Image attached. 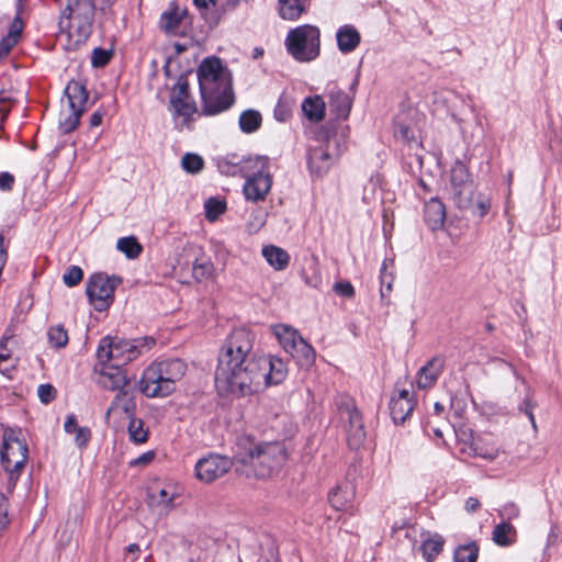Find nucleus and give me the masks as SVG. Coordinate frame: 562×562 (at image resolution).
I'll use <instances>...</instances> for the list:
<instances>
[{"instance_id": "obj_41", "label": "nucleus", "mask_w": 562, "mask_h": 562, "mask_svg": "<svg viewBox=\"0 0 562 562\" xmlns=\"http://www.w3.org/2000/svg\"><path fill=\"white\" fill-rule=\"evenodd\" d=\"M130 439L135 443H144L148 440V429L144 428V422L135 416L128 423Z\"/></svg>"}, {"instance_id": "obj_40", "label": "nucleus", "mask_w": 562, "mask_h": 562, "mask_svg": "<svg viewBox=\"0 0 562 562\" xmlns=\"http://www.w3.org/2000/svg\"><path fill=\"white\" fill-rule=\"evenodd\" d=\"M20 430L5 428L2 436V448L9 447L15 449L19 453L25 451L26 441L19 437Z\"/></svg>"}, {"instance_id": "obj_55", "label": "nucleus", "mask_w": 562, "mask_h": 562, "mask_svg": "<svg viewBox=\"0 0 562 562\" xmlns=\"http://www.w3.org/2000/svg\"><path fill=\"white\" fill-rule=\"evenodd\" d=\"M18 44V40L13 36L5 35L0 41V58L5 57L9 55L11 49Z\"/></svg>"}, {"instance_id": "obj_1", "label": "nucleus", "mask_w": 562, "mask_h": 562, "mask_svg": "<svg viewBox=\"0 0 562 562\" xmlns=\"http://www.w3.org/2000/svg\"><path fill=\"white\" fill-rule=\"evenodd\" d=\"M286 366L279 358L254 350V335L238 328L227 337L218 355L215 385L220 392L240 396L260 387L279 384L286 376Z\"/></svg>"}, {"instance_id": "obj_12", "label": "nucleus", "mask_w": 562, "mask_h": 562, "mask_svg": "<svg viewBox=\"0 0 562 562\" xmlns=\"http://www.w3.org/2000/svg\"><path fill=\"white\" fill-rule=\"evenodd\" d=\"M232 467L233 462L228 457L210 454L196 462L195 475L200 481L211 483L226 474Z\"/></svg>"}, {"instance_id": "obj_33", "label": "nucleus", "mask_w": 562, "mask_h": 562, "mask_svg": "<svg viewBox=\"0 0 562 562\" xmlns=\"http://www.w3.org/2000/svg\"><path fill=\"white\" fill-rule=\"evenodd\" d=\"M274 334L280 345L288 353L290 352L291 349H293L296 342H299V340L303 338L296 329L285 325L276 326Z\"/></svg>"}, {"instance_id": "obj_30", "label": "nucleus", "mask_w": 562, "mask_h": 562, "mask_svg": "<svg viewBox=\"0 0 562 562\" xmlns=\"http://www.w3.org/2000/svg\"><path fill=\"white\" fill-rule=\"evenodd\" d=\"M326 104L321 95L307 97L302 102L304 115L312 122H319L325 116Z\"/></svg>"}, {"instance_id": "obj_56", "label": "nucleus", "mask_w": 562, "mask_h": 562, "mask_svg": "<svg viewBox=\"0 0 562 562\" xmlns=\"http://www.w3.org/2000/svg\"><path fill=\"white\" fill-rule=\"evenodd\" d=\"M23 30V21L20 16V11H18V14L13 19L12 23L10 24L8 35L13 36L19 41L21 33Z\"/></svg>"}, {"instance_id": "obj_48", "label": "nucleus", "mask_w": 562, "mask_h": 562, "mask_svg": "<svg viewBox=\"0 0 562 562\" xmlns=\"http://www.w3.org/2000/svg\"><path fill=\"white\" fill-rule=\"evenodd\" d=\"M83 278V271L78 266H70L67 268L66 272L63 276L64 283L69 286H76L80 283Z\"/></svg>"}, {"instance_id": "obj_37", "label": "nucleus", "mask_w": 562, "mask_h": 562, "mask_svg": "<svg viewBox=\"0 0 562 562\" xmlns=\"http://www.w3.org/2000/svg\"><path fill=\"white\" fill-rule=\"evenodd\" d=\"M261 114L256 110H246L239 116V127L244 133H254L261 125Z\"/></svg>"}, {"instance_id": "obj_6", "label": "nucleus", "mask_w": 562, "mask_h": 562, "mask_svg": "<svg viewBox=\"0 0 562 562\" xmlns=\"http://www.w3.org/2000/svg\"><path fill=\"white\" fill-rule=\"evenodd\" d=\"M241 171L245 172L246 182L244 194L247 201H263L272 186V178L269 173V160L267 157L257 156L243 159Z\"/></svg>"}, {"instance_id": "obj_49", "label": "nucleus", "mask_w": 562, "mask_h": 562, "mask_svg": "<svg viewBox=\"0 0 562 562\" xmlns=\"http://www.w3.org/2000/svg\"><path fill=\"white\" fill-rule=\"evenodd\" d=\"M301 276L305 284L311 288L318 289L322 284V277L315 261L312 262L311 273L308 274L307 271L303 269Z\"/></svg>"}, {"instance_id": "obj_32", "label": "nucleus", "mask_w": 562, "mask_h": 562, "mask_svg": "<svg viewBox=\"0 0 562 562\" xmlns=\"http://www.w3.org/2000/svg\"><path fill=\"white\" fill-rule=\"evenodd\" d=\"M262 256L276 270L285 269L290 261L289 254L284 249L273 245L265 246L262 248Z\"/></svg>"}, {"instance_id": "obj_35", "label": "nucleus", "mask_w": 562, "mask_h": 562, "mask_svg": "<svg viewBox=\"0 0 562 562\" xmlns=\"http://www.w3.org/2000/svg\"><path fill=\"white\" fill-rule=\"evenodd\" d=\"M516 530L509 522H501L493 530V541L502 547H507L515 541Z\"/></svg>"}, {"instance_id": "obj_28", "label": "nucleus", "mask_w": 562, "mask_h": 562, "mask_svg": "<svg viewBox=\"0 0 562 562\" xmlns=\"http://www.w3.org/2000/svg\"><path fill=\"white\" fill-rule=\"evenodd\" d=\"M457 207L461 211H469L474 217L483 218L491 210V200L488 196L473 190L469 196V205Z\"/></svg>"}, {"instance_id": "obj_23", "label": "nucleus", "mask_w": 562, "mask_h": 562, "mask_svg": "<svg viewBox=\"0 0 562 562\" xmlns=\"http://www.w3.org/2000/svg\"><path fill=\"white\" fill-rule=\"evenodd\" d=\"M187 13L188 11L186 9H180L175 3H171L169 10L161 13L159 21L160 29L167 34L177 35L180 23L186 18Z\"/></svg>"}, {"instance_id": "obj_17", "label": "nucleus", "mask_w": 562, "mask_h": 562, "mask_svg": "<svg viewBox=\"0 0 562 562\" xmlns=\"http://www.w3.org/2000/svg\"><path fill=\"white\" fill-rule=\"evenodd\" d=\"M100 366V384L104 389L119 392L127 387L128 379L122 367L111 363Z\"/></svg>"}, {"instance_id": "obj_29", "label": "nucleus", "mask_w": 562, "mask_h": 562, "mask_svg": "<svg viewBox=\"0 0 562 562\" xmlns=\"http://www.w3.org/2000/svg\"><path fill=\"white\" fill-rule=\"evenodd\" d=\"M289 355L303 368L311 367L316 357L314 348L304 338H301L299 342H296Z\"/></svg>"}, {"instance_id": "obj_39", "label": "nucleus", "mask_w": 562, "mask_h": 562, "mask_svg": "<svg viewBox=\"0 0 562 562\" xmlns=\"http://www.w3.org/2000/svg\"><path fill=\"white\" fill-rule=\"evenodd\" d=\"M479 546L475 542L459 546L453 553L454 562H476Z\"/></svg>"}, {"instance_id": "obj_47", "label": "nucleus", "mask_w": 562, "mask_h": 562, "mask_svg": "<svg viewBox=\"0 0 562 562\" xmlns=\"http://www.w3.org/2000/svg\"><path fill=\"white\" fill-rule=\"evenodd\" d=\"M349 494H328V502L336 510L348 512L352 508Z\"/></svg>"}, {"instance_id": "obj_8", "label": "nucleus", "mask_w": 562, "mask_h": 562, "mask_svg": "<svg viewBox=\"0 0 562 562\" xmlns=\"http://www.w3.org/2000/svg\"><path fill=\"white\" fill-rule=\"evenodd\" d=\"M121 283V277L108 276L104 272H95L89 277L86 293L95 311L104 312L113 304L115 289Z\"/></svg>"}, {"instance_id": "obj_13", "label": "nucleus", "mask_w": 562, "mask_h": 562, "mask_svg": "<svg viewBox=\"0 0 562 562\" xmlns=\"http://www.w3.org/2000/svg\"><path fill=\"white\" fill-rule=\"evenodd\" d=\"M170 105L176 115L184 119L191 117L198 112V106L189 92V83L184 76H180L170 93Z\"/></svg>"}, {"instance_id": "obj_64", "label": "nucleus", "mask_w": 562, "mask_h": 562, "mask_svg": "<svg viewBox=\"0 0 562 562\" xmlns=\"http://www.w3.org/2000/svg\"><path fill=\"white\" fill-rule=\"evenodd\" d=\"M480 507V501L475 497H470L465 503V509L469 513H474Z\"/></svg>"}, {"instance_id": "obj_26", "label": "nucleus", "mask_w": 562, "mask_h": 562, "mask_svg": "<svg viewBox=\"0 0 562 562\" xmlns=\"http://www.w3.org/2000/svg\"><path fill=\"white\" fill-rule=\"evenodd\" d=\"M117 408H121L128 418L134 417L136 402L134 392L132 390H128L126 387L124 390L119 391L114 400L112 401L110 407L108 408L105 416L109 417L111 412Z\"/></svg>"}, {"instance_id": "obj_9", "label": "nucleus", "mask_w": 562, "mask_h": 562, "mask_svg": "<svg viewBox=\"0 0 562 562\" xmlns=\"http://www.w3.org/2000/svg\"><path fill=\"white\" fill-rule=\"evenodd\" d=\"M340 418L348 423L347 426V442L351 449H359L367 437L362 416L355 405L353 400L342 397L337 403Z\"/></svg>"}, {"instance_id": "obj_59", "label": "nucleus", "mask_w": 562, "mask_h": 562, "mask_svg": "<svg viewBox=\"0 0 562 562\" xmlns=\"http://www.w3.org/2000/svg\"><path fill=\"white\" fill-rule=\"evenodd\" d=\"M386 268H387V261L384 260L383 263H382V268H381V283L382 285H385L386 288V291H391L392 290V282L394 280L393 276L390 273H386Z\"/></svg>"}, {"instance_id": "obj_24", "label": "nucleus", "mask_w": 562, "mask_h": 562, "mask_svg": "<svg viewBox=\"0 0 562 562\" xmlns=\"http://www.w3.org/2000/svg\"><path fill=\"white\" fill-rule=\"evenodd\" d=\"M470 450L474 457L486 460H494L499 452V448L491 436H480L472 440Z\"/></svg>"}, {"instance_id": "obj_51", "label": "nucleus", "mask_w": 562, "mask_h": 562, "mask_svg": "<svg viewBox=\"0 0 562 562\" xmlns=\"http://www.w3.org/2000/svg\"><path fill=\"white\" fill-rule=\"evenodd\" d=\"M536 405L537 404L532 401L530 395L527 394L526 397L524 398V401L521 402V404L518 406V411L520 413L526 414V416L530 420L533 430H537V423H536V418L533 415V409H535Z\"/></svg>"}, {"instance_id": "obj_36", "label": "nucleus", "mask_w": 562, "mask_h": 562, "mask_svg": "<svg viewBox=\"0 0 562 562\" xmlns=\"http://www.w3.org/2000/svg\"><path fill=\"white\" fill-rule=\"evenodd\" d=\"M116 248L128 259H136L143 251V246L135 236L122 237L116 243Z\"/></svg>"}, {"instance_id": "obj_4", "label": "nucleus", "mask_w": 562, "mask_h": 562, "mask_svg": "<svg viewBox=\"0 0 562 562\" xmlns=\"http://www.w3.org/2000/svg\"><path fill=\"white\" fill-rule=\"evenodd\" d=\"M284 45L296 61L310 63L321 54V31L311 24L296 26L286 34Z\"/></svg>"}, {"instance_id": "obj_16", "label": "nucleus", "mask_w": 562, "mask_h": 562, "mask_svg": "<svg viewBox=\"0 0 562 562\" xmlns=\"http://www.w3.org/2000/svg\"><path fill=\"white\" fill-rule=\"evenodd\" d=\"M1 463L4 470L8 472V488L13 490L15 487V481L18 480L19 472L24 469L29 458V448L25 443V451L19 453L15 449L4 447L0 451Z\"/></svg>"}, {"instance_id": "obj_21", "label": "nucleus", "mask_w": 562, "mask_h": 562, "mask_svg": "<svg viewBox=\"0 0 562 562\" xmlns=\"http://www.w3.org/2000/svg\"><path fill=\"white\" fill-rule=\"evenodd\" d=\"M424 218L431 231L442 228L446 221V206L438 198H431L424 207Z\"/></svg>"}, {"instance_id": "obj_27", "label": "nucleus", "mask_w": 562, "mask_h": 562, "mask_svg": "<svg viewBox=\"0 0 562 562\" xmlns=\"http://www.w3.org/2000/svg\"><path fill=\"white\" fill-rule=\"evenodd\" d=\"M351 104V98L345 91L337 89L329 92L330 111L335 113L337 119H347Z\"/></svg>"}, {"instance_id": "obj_53", "label": "nucleus", "mask_w": 562, "mask_h": 562, "mask_svg": "<svg viewBox=\"0 0 562 562\" xmlns=\"http://www.w3.org/2000/svg\"><path fill=\"white\" fill-rule=\"evenodd\" d=\"M37 395L42 403L48 404L56 397V389L52 384H41L37 389Z\"/></svg>"}, {"instance_id": "obj_34", "label": "nucleus", "mask_w": 562, "mask_h": 562, "mask_svg": "<svg viewBox=\"0 0 562 562\" xmlns=\"http://www.w3.org/2000/svg\"><path fill=\"white\" fill-rule=\"evenodd\" d=\"M445 544V539L440 535H435L423 541L420 551L427 562H434L435 559L441 553Z\"/></svg>"}, {"instance_id": "obj_5", "label": "nucleus", "mask_w": 562, "mask_h": 562, "mask_svg": "<svg viewBox=\"0 0 562 562\" xmlns=\"http://www.w3.org/2000/svg\"><path fill=\"white\" fill-rule=\"evenodd\" d=\"M346 149V138L342 133H322V144L310 148L307 164L311 172L322 177L328 172L334 162Z\"/></svg>"}, {"instance_id": "obj_10", "label": "nucleus", "mask_w": 562, "mask_h": 562, "mask_svg": "<svg viewBox=\"0 0 562 562\" xmlns=\"http://www.w3.org/2000/svg\"><path fill=\"white\" fill-rule=\"evenodd\" d=\"M475 190L467 166L457 160L450 169L449 193L456 206L469 205V196Z\"/></svg>"}, {"instance_id": "obj_57", "label": "nucleus", "mask_w": 562, "mask_h": 562, "mask_svg": "<svg viewBox=\"0 0 562 562\" xmlns=\"http://www.w3.org/2000/svg\"><path fill=\"white\" fill-rule=\"evenodd\" d=\"M155 458V452L154 451H147L143 454H140L139 457H137L136 459L132 460L130 462V464L132 467H143V465H147L148 463H150Z\"/></svg>"}, {"instance_id": "obj_14", "label": "nucleus", "mask_w": 562, "mask_h": 562, "mask_svg": "<svg viewBox=\"0 0 562 562\" xmlns=\"http://www.w3.org/2000/svg\"><path fill=\"white\" fill-rule=\"evenodd\" d=\"M202 114L216 115L229 109L234 103L232 85L214 87L207 95L201 97Z\"/></svg>"}, {"instance_id": "obj_38", "label": "nucleus", "mask_w": 562, "mask_h": 562, "mask_svg": "<svg viewBox=\"0 0 562 562\" xmlns=\"http://www.w3.org/2000/svg\"><path fill=\"white\" fill-rule=\"evenodd\" d=\"M47 340L53 348H65L69 341L68 331L63 325L50 326L47 330Z\"/></svg>"}, {"instance_id": "obj_60", "label": "nucleus", "mask_w": 562, "mask_h": 562, "mask_svg": "<svg viewBox=\"0 0 562 562\" xmlns=\"http://www.w3.org/2000/svg\"><path fill=\"white\" fill-rule=\"evenodd\" d=\"M14 183V177L9 172L0 175V190L11 191Z\"/></svg>"}, {"instance_id": "obj_42", "label": "nucleus", "mask_w": 562, "mask_h": 562, "mask_svg": "<svg viewBox=\"0 0 562 562\" xmlns=\"http://www.w3.org/2000/svg\"><path fill=\"white\" fill-rule=\"evenodd\" d=\"M204 210L205 217L214 222L226 211V203L217 198H209L204 203Z\"/></svg>"}, {"instance_id": "obj_31", "label": "nucleus", "mask_w": 562, "mask_h": 562, "mask_svg": "<svg viewBox=\"0 0 562 562\" xmlns=\"http://www.w3.org/2000/svg\"><path fill=\"white\" fill-rule=\"evenodd\" d=\"M308 0H278L279 15L283 20H297L306 10Z\"/></svg>"}, {"instance_id": "obj_45", "label": "nucleus", "mask_w": 562, "mask_h": 562, "mask_svg": "<svg viewBox=\"0 0 562 562\" xmlns=\"http://www.w3.org/2000/svg\"><path fill=\"white\" fill-rule=\"evenodd\" d=\"M213 270V263L209 259H196L193 263V277L198 281L210 278Z\"/></svg>"}, {"instance_id": "obj_43", "label": "nucleus", "mask_w": 562, "mask_h": 562, "mask_svg": "<svg viewBox=\"0 0 562 562\" xmlns=\"http://www.w3.org/2000/svg\"><path fill=\"white\" fill-rule=\"evenodd\" d=\"M182 168L189 173H199L204 167V160L198 154L187 153L181 159Z\"/></svg>"}, {"instance_id": "obj_52", "label": "nucleus", "mask_w": 562, "mask_h": 562, "mask_svg": "<svg viewBox=\"0 0 562 562\" xmlns=\"http://www.w3.org/2000/svg\"><path fill=\"white\" fill-rule=\"evenodd\" d=\"M333 291L342 297L351 299L355 296V288L349 281H338L333 285Z\"/></svg>"}, {"instance_id": "obj_3", "label": "nucleus", "mask_w": 562, "mask_h": 562, "mask_svg": "<svg viewBox=\"0 0 562 562\" xmlns=\"http://www.w3.org/2000/svg\"><path fill=\"white\" fill-rule=\"evenodd\" d=\"M286 459L288 452L284 445L280 441H271L249 442L240 461L251 467L256 477L268 479L282 469Z\"/></svg>"}, {"instance_id": "obj_11", "label": "nucleus", "mask_w": 562, "mask_h": 562, "mask_svg": "<svg viewBox=\"0 0 562 562\" xmlns=\"http://www.w3.org/2000/svg\"><path fill=\"white\" fill-rule=\"evenodd\" d=\"M198 80L201 97L207 95L214 87L231 83L225 76V68L218 57H206L198 68Z\"/></svg>"}, {"instance_id": "obj_22", "label": "nucleus", "mask_w": 562, "mask_h": 562, "mask_svg": "<svg viewBox=\"0 0 562 562\" xmlns=\"http://www.w3.org/2000/svg\"><path fill=\"white\" fill-rule=\"evenodd\" d=\"M336 41L338 49L342 54H349L359 46L361 36L353 25L345 24L338 29Z\"/></svg>"}, {"instance_id": "obj_54", "label": "nucleus", "mask_w": 562, "mask_h": 562, "mask_svg": "<svg viewBox=\"0 0 562 562\" xmlns=\"http://www.w3.org/2000/svg\"><path fill=\"white\" fill-rule=\"evenodd\" d=\"M75 443L79 448H85L91 438V430L88 427H80L75 431Z\"/></svg>"}, {"instance_id": "obj_44", "label": "nucleus", "mask_w": 562, "mask_h": 562, "mask_svg": "<svg viewBox=\"0 0 562 562\" xmlns=\"http://www.w3.org/2000/svg\"><path fill=\"white\" fill-rule=\"evenodd\" d=\"M83 9L87 11H95V4L93 0H67V5L63 11V15L74 14L78 12H83Z\"/></svg>"}, {"instance_id": "obj_7", "label": "nucleus", "mask_w": 562, "mask_h": 562, "mask_svg": "<svg viewBox=\"0 0 562 562\" xmlns=\"http://www.w3.org/2000/svg\"><path fill=\"white\" fill-rule=\"evenodd\" d=\"M67 108L59 114V128L63 134H69L77 128L81 115L86 111L89 93L86 86L77 80H70L65 88Z\"/></svg>"}, {"instance_id": "obj_46", "label": "nucleus", "mask_w": 562, "mask_h": 562, "mask_svg": "<svg viewBox=\"0 0 562 562\" xmlns=\"http://www.w3.org/2000/svg\"><path fill=\"white\" fill-rule=\"evenodd\" d=\"M113 56V52L104 49L102 47H95L92 50L91 65L94 68H101L106 66Z\"/></svg>"}, {"instance_id": "obj_58", "label": "nucleus", "mask_w": 562, "mask_h": 562, "mask_svg": "<svg viewBox=\"0 0 562 562\" xmlns=\"http://www.w3.org/2000/svg\"><path fill=\"white\" fill-rule=\"evenodd\" d=\"M11 358V353L7 348V345L4 347L0 348V372L2 374H5L10 368H13V366H7L5 362H8Z\"/></svg>"}, {"instance_id": "obj_2", "label": "nucleus", "mask_w": 562, "mask_h": 562, "mask_svg": "<svg viewBox=\"0 0 562 562\" xmlns=\"http://www.w3.org/2000/svg\"><path fill=\"white\" fill-rule=\"evenodd\" d=\"M156 344L150 336L139 337L132 340L105 336L97 349V359L99 364L126 366L128 362L137 359L144 351H148Z\"/></svg>"}, {"instance_id": "obj_63", "label": "nucleus", "mask_w": 562, "mask_h": 562, "mask_svg": "<svg viewBox=\"0 0 562 562\" xmlns=\"http://www.w3.org/2000/svg\"><path fill=\"white\" fill-rule=\"evenodd\" d=\"M502 515L507 516L508 519H510L513 517H517L518 508L514 504L506 505V506H504V508L502 510Z\"/></svg>"}, {"instance_id": "obj_25", "label": "nucleus", "mask_w": 562, "mask_h": 562, "mask_svg": "<svg viewBox=\"0 0 562 562\" xmlns=\"http://www.w3.org/2000/svg\"><path fill=\"white\" fill-rule=\"evenodd\" d=\"M64 18L72 22V26L76 29L77 35L81 40H87L93 30L94 11L78 12L74 14H67Z\"/></svg>"}, {"instance_id": "obj_19", "label": "nucleus", "mask_w": 562, "mask_h": 562, "mask_svg": "<svg viewBox=\"0 0 562 562\" xmlns=\"http://www.w3.org/2000/svg\"><path fill=\"white\" fill-rule=\"evenodd\" d=\"M156 367L159 376H164L169 384L176 387V383L180 381L187 371V363L179 358L164 359L151 363Z\"/></svg>"}, {"instance_id": "obj_18", "label": "nucleus", "mask_w": 562, "mask_h": 562, "mask_svg": "<svg viewBox=\"0 0 562 562\" xmlns=\"http://www.w3.org/2000/svg\"><path fill=\"white\" fill-rule=\"evenodd\" d=\"M445 360L442 357H434L423 366L416 375V385L420 390H426L435 385L439 375L442 373Z\"/></svg>"}, {"instance_id": "obj_62", "label": "nucleus", "mask_w": 562, "mask_h": 562, "mask_svg": "<svg viewBox=\"0 0 562 562\" xmlns=\"http://www.w3.org/2000/svg\"><path fill=\"white\" fill-rule=\"evenodd\" d=\"M7 524V502L4 499V494H0V531H2Z\"/></svg>"}, {"instance_id": "obj_20", "label": "nucleus", "mask_w": 562, "mask_h": 562, "mask_svg": "<svg viewBox=\"0 0 562 562\" xmlns=\"http://www.w3.org/2000/svg\"><path fill=\"white\" fill-rule=\"evenodd\" d=\"M415 402L407 390H402L396 397L390 402V414L395 424H403L412 414Z\"/></svg>"}, {"instance_id": "obj_61", "label": "nucleus", "mask_w": 562, "mask_h": 562, "mask_svg": "<svg viewBox=\"0 0 562 562\" xmlns=\"http://www.w3.org/2000/svg\"><path fill=\"white\" fill-rule=\"evenodd\" d=\"M79 428L80 426H78L76 416L74 414L68 415L64 425L65 431L67 434H74Z\"/></svg>"}, {"instance_id": "obj_15", "label": "nucleus", "mask_w": 562, "mask_h": 562, "mask_svg": "<svg viewBox=\"0 0 562 562\" xmlns=\"http://www.w3.org/2000/svg\"><path fill=\"white\" fill-rule=\"evenodd\" d=\"M157 372L156 367L149 364L139 380V391L149 398L165 397L175 391V386L168 383L164 376Z\"/></svg>"}, {"instance_id": "obj_50", "label": "nucleus", "mask_w": 562, "mask_h": 562, "mask_svg": "<svg viewBox=\"0 0 562 562\" xmlns=\"http://www.w3.org/2000/svg\"><path fill=\"white\" fill-rule=\"evenodd\" d=\"M168 494H148V505L156 508L159 514L166 513L168 509V503L172 502L173 497L166 499Z\"/></svg>"}]
</instances>
